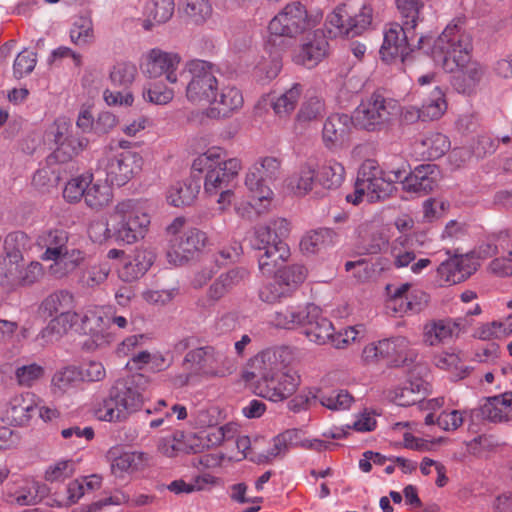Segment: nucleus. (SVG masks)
I'll list each match as a JSON object with an SVG mask.
<instances>
[{"label":"nucleus","instance_id":"nucleus-27","mask_svg":"<svg viewBox=\"0 0 512 512\" xmlns=\"http://www.w3.org/2000/svg\"><path fill=\"white\" fill-rule=\"evenodd\" d=\"M319 312V307L309 303L306 305L288 306L273 315V324L282 329H295L296 327L307 324L309 318H315Z\"/></svg>","mask_w":512,"mask_h":512},{"label":"nucleus","instance_id":"nucleus-20","mask_svg":"<svg viewBox=\"0 0 512 512\" xmlns=\"http://www.w3.org/2000/svg\"><path fill=\"white\" fill-rule=\"evenodd\" d=\"M109 307L91 305L87 306L78 319L81 330L93 338L97 346L110 343L113 340V332L109 330Z\"/></svg>","mask_w":512,"mask_h":512},{"label":"nucleus","instance_id":"nucleus-6","mask_svg":"<svg viewBox=\"0 0 512 512\" xmlns=\"http://www.w3.org/2000/svg\"><path fill=\"white\" fill-rule=\"evenodd\" d=\"M142 402L143 395L133 378L118 379L108 397L95 406L94 415L100 421L123 422Z\"/></svg>","mask_w":512,"mask_h":512},{"label":"nucleus","instance_id":"nucleus-8","mask_svg":"<svg viewBox=\"0 0 512 512\" xmlns=\"http://www.w3.org/2000/svg\"><path fill=\"white\" fill-rule=\"evenodd\" d=\"M416 20H404L403 25L392 24L384 33L380 54L385 60L400 58L404 62L410 52L417 47L431 54L433 42L429 36H421L415 43Z\"/></svg>","mask_w":512,"mask_h":512},{"label":"nucleus","instance_id":"nucleus-53","mask_svg":"<svg viewBox=\"0 0 512 512\" xmlns=\"http://www.w3.org/2000/svg\"><path fill=\"white\" fill-rule=\"evenodd\" d=\"M112 199V189L108 182L91 183L85 193V203L93 210H100L107 206Z\"/></svg>","mask_w":512,"mask_h":512},{"label":"nucleus","instance_id":"nucleus-1","mask_svg":"<svg viewBox=\"0 0 512 512\" xmlns=\"http://www.w3.org/2000/svg\"><path fill=\"white\" fill-rule=\"evenodd\" d=\"M440 170L435 164H422L407 174L406 164L396 168H381L373 159L365 160L357 174L353 193L346 200L353 205L360 204L364 198L370 203L384 200L394 191V183L403 182L409 192L426 194L431 192L439 182Z\"/></svg>","mask_w":512,"mask_h":512},{"label":"nucleus","instance_id":"nucleus-21","mask_svg":"<svg viewBox=\"0 0 512 512\" xmlns=\"http://www.w3.org/2000/svg\"><path fill=\"white\" fill-rule=\"evenodd\" d=\"M37 414V398L30 392L11 397L0 407L1 420L12 426H26Z\"/></svg>","mask_w":512,"mask_h":512},{"label":"nucleus","instance_id":"nucleus-63","mask_svg":"<svg viewBox=\"0 0 512 512\" xmlns=\"http://www.w3.org/2000/svg\"><path fill=\"white\" fill-rule=\"evenodd\" d=\"M136 67L130 63H118L110 72V80L115 86L127 87L134 81Z\"/></svg>","mask_w":512,"mask_h":512},{"label":"nucleus","instance_id":"nucleus-52","mask_svg":"<svg viewBox=\"0 0 512 512\" xmlns=\"http://www.w3.org/2000/svg\"><path fill=\"white\" fill-rule=\"evenodd\" d=\"M302 85L294 83L291 88L282 93L272 102L274 112L284 117L289 115L296 108L302 94Z\"/></svg>","mask_w":512,"mask_h":512},{"label":"nucleus","instance_id":"nucleus-45","mask_svg":"<svg viewBox=\"0 0 512 512\" xmlns=\"http://www.w3.org/2000/svg\"><path fill=\"white\" fill-rule=\"evenodd\" d=\"M337 241V233L330 228H320L308 233L300 242L305 253L314 254L333 246Z\"/></svg>","mask_w":512,"mask_h":512},{"label":"nucleus","instance_id":"nucleus-64","mask_svg":"<svg viewBox=\"0 0 512 512\" xmlns=\"http://www.w3.org/2000/svg\"><path fill=\"white\" fill-rule=\"evenodd\" d=\"M324 112V102L321 98L314 96L306 99L297 114L301 122H310L322 116Z\"/></svg>","mask_w":512,"mask_h":512},{"label":"nucleus","instance_id":"nucleus-4","mask_svg":"<svg viewBox=\"0 0 512 512\" xmlns=\"http://www.w3.org/2000/svg\"><path fill=\"white\" fill-rule=\"evenodd\" d=\"M289 232V223L282 218L254 228L250 243L254 249L264 251L258 257L259 270L263 275L271 276L279 262L289 258L290 249L284 242Z\"/></svg>","mask_w":512,"mask_h":512},{"label":"nucleus","instance_id":"nucleus-28","mask_svg":"<svg viewBox=\"0 0 512 512\" xmlns=\"http://www.w3.org/2000/svg\"><path fill=\"white\" fill-rule=\"evenodd\" d=\"M84 383L82 368L68 365L58 369L51 378L50 389L55 397L72 395L81 389Z\"/></svg>","mask_w":512,"mask_h":512},{"label":"nucleus","instance_id":"nucleus-47","mask_svg":"<svg viewBox=\"0 0 512 512\" xmlns=\"http://www.w3.org/2000/svg\"><path fill=\"white\" fill-rule=\"evenodd\" d=\"M216 482V478L211 474L205 473L191 478L189 481L177 479L167 485V489L176 494H191L193 492L210 489Z\"/></svg>","mask_w":512,"mask_h":512},{"label":"nucleus","instance_id":"nucleus-12","mask_svg":"<svg viewBox=\"0 0 512 512\" xmlns=\"http://www.w3.org/2000/svg\"><path fill=\"white\" fill-rule=\"evenodd\" d=\"M397 104L380 93H373L362 100L352 113L354 127L368 132L386 129L393 116L397 114Z\"/></svg>","mask_w":512,"mask_h":512},{"label":"nucleus","instance_id":"nucleus-22","mask_svg":"<svg viewBox=\"0 0 512 512\" xmlns=\"http://www.w3.org/2000/svg\"><path fill=\"white\" fill-rule=\"evenodd\" d=\"M215 94V99H212L211 106L206 110V115L210 119L229 118L244 104L242 91L235 85L220 83Z\"/></svg>","mask_w":512,"mask_h":512},{"label":"nucleus","instance_id":"nucleus-25","mask_svg":"<svg viewBox=\"0 0 512 512\" xmlns=\"http://www.w3.org/2000/svg\"><path fill=\"white\" fill-rule=\"evenodd\" d=\"M477 270V263L469 255H455L443 261L437 268L439 276L447 283L457 284L465 281Z\"/></svg>","mask_w":512,"mask_h":512},{"label":"nucleus","instance_id":"nucleus-29","mask_svg":"<svg viewBox=\"0 0 512 512\" xmlns=\"http://www.w3.org/2000/svg\"><path fill=\"white\" fill-rule=\"evenodd\" d=\"M354 127L351 115L344 113H335L330 115L324 122L322 130V139L326 148L334 149L340 146L351 127Z\"/></svg>","mask_w":512,"mask_h":512},{"label":"nucleus","instance_id":"nucleus-37","mask_svg":"<svg viewBox=\"0 0 512 512\" xmlns=\"http://www.w3.org/2000/svg\"><path fill=\"white\" fill-rule=\"evenodd\" d=\"M429 391V383L422 378L410 379L394 390L393 400L399 406L422 403Z\"/></svg>","mask_w":512,"mask_h":512},{"label":"nucleus","instance_id":"nucleus-48","mask_svg":"<svg viewBox=\"0 0 512 512\" xmlns=\"http://www.w3.org/2000/svg\"><path fill=\"white\" fill-rule=\"evenodd\" d=\"M317 182L315 167L311 163L302 164L288 180V187L298 196H304L312 191Z\"/></svg>","mask_w":512,"mask_h":512},{"label":"nucleus","instance_id":"nucleus-39","mask_svg":"<svg viewBox=\"0 0 512 512\" xmlns=\"http://www.w3.org/2000/svg\"><path fill=\"white\" fill-rule=\"evenodd\" d=\"M199 179L189 178L172 185L167 192V201L174 207L190 206L200 191Z\"/></svg>","mask_w":512,"mask_h":512},{"label":"nucleus","instance_id":"nucleus-18","mask_svg":"<svg viewBox=\"0 0 512 512\" xmlns=\"http://www.w3.org/2000/svg\"><path fill=\"white\" fill-rule=\"evenodd\" d=\"M478 254L482 258L499 256L490 263L491 271L501 276H512V241L507 231L490 236L479 246Z\"/></svg>","mask_w":512,"mask_h":512},{"label":"nucleus","instance_id":"nucleus-11","mask_svg":"<svg viewBox=\"0 0 512 512\" xmlns=\"http://www.w3.org/2000/svg\"><path fill=\"white\" fill-rule=\"evenodd\" d=\"M142 164L143 159L138 153L119 151L110 144L103 148L96 172L103 173L111 185L123 186L141 170Z\"/></svg>","mask_w":512,"mask_h":512},{"label":"nucleus","instance_id":"nucleus-46","mask_svg":"<svg viewBox=\"0 0 512 512\" xmlns=\"http://www.w3.org/2000/svg\"><path fill=\"white\" fill-rule=\"evenodd\" d=\"M23 256L19 250L7 252L6 256L0 259V285L7 287L19 286V269Z\"/></svg>","mask_w":512,"mask_h":512},{"label":"nucleus","instance_id":"nucleus-9","mask_svg":"<svg viewBox=\"0 0 512 512\" xmlns=\"http://www.w3.org/2000/svg\"><path fill=\"white\" fill-rule=\"evenodd\" d=\"M280 175V161L275 157H264L249 169L245 185L250 192L249 205L258 215L268 211L273 198V191L268 183Z\"/></svg>","mask_w":512,"mask_h":512},{"label":"nucleus","instance_id":"nucleus-23","mask_svg":"<svg viewBox=\"0 0 512 512\" xmlns=\"http://www.w3.org/2000/svg\"><path fill=\"white\" fill-rule=\"evenodd\" d=\"M328 47L329 43L323 31L316 30L306 38L299 50L295 52L293 60L296 64L313 68L326 57Z\"/></svg>","mask_w":512,"mask_h":512},{"label":"nucleus","instance_id":"nucleus-55","mask_svg":"<svg viewBox=\"0 0 512 512\" xmlns=\"http://www.w3.org/2000/svg\"><path fill=\"white\" fill-rule=\"evenodd\" d=\"M72 301L71 295L66 291H58L49 295L42 303V309L49 316L62 313H71L67 309Z\"/></svg>","mask_w":512,"mask_h":512},{"label":"nucleus","instance_id":"nucleus-40","mask_svg":"<svg viewBox=\"0 0 512 512\" xmlns=\"http://www.w3.org/2000/svg\"><path fill=\"white\" fill-rule=\"evenodd\" d=\"M411 285L408 283L402 284L397 287L389 300L388 306L396 313H419L427 305L429 296L427 294H420V302H413L408 296Z\"/></svg>","mask_w":512,"mask_h":512},{"label":"nucleus","instance_id":"nucleus-38","mask_svg":"<svg viewBox=\"0 0 512 512\" xmlns=\"http://www.w3.org/2000/svg\"><path fill=\"white\" fill-rule=\"evenodd\" d=\"M173 0H151L145 4V19L141 20V25L146 31L152 30L156 25L167 22L174 13Z\"/></svg>","mask_w":512,"mask_h":512},{"label":"nucleus","instance_id":"nucleus-34","mask_svg":"<svg viewBox=\"0 0 512 512\" xmlns=\"http://www.w3.org/2000/svg\"><path fill=\"white\" fill-rule=\"evenodd\" d=\"M154 259L153 252L146 249L136 250L119 270L120 278L125 282H132L142 277L151 267Z\"/></svg>","mask_w":512,"mask_h":512},{"label":"nucleus","instance_id":"nucleus-19","mask_svg":"<svg viewBox=\"0 0 512 512\" xmlns=\"http://www.w3.org/2000/svg\"><path fill=\"white\" fill-rule=\"evenodd\" d=\"M181 61V56L176 52L153 48L145 55L142 69L151 78L165 76L169 83L175 84L178 82L177 70Z\"/></svg>","mask_w":512,"mask_h":512},{"label":"nucleus","instance_id":"nucleus-30","mask_svg":"<svg viewBox=\"0 0 512 512\" xmlns=\"http://www.w3.org/2000/svg\"><path fill=\"white\" fill-rule=\"evenodd\" d=\"M380 349L382 358L388 359L394 366H407L417 357L410 341L404 336L380 340Z\"/></svg>","mask_w":512,"mask_h":512},{"label":"nucleus","instance_id":"nucleus-60","mask_svg":"<svg viewBox=\"0 0 512 512\" xmlns=\"http://www.w3.org/2000/svg\"><path fill=\"white\" fill-rule=\"evenodd\" d=\"M92 182V175H82L71 179L63 190V197L69 202H77L85 197L88 185Z\"/></svg>","mask_w":512,"mask_h":512},{"label":"nucleus","instance_id":"nucleus-41","mask_svg":"<svg viewBox=\"0 0 512 512\" xmlns=\"http://www.w3.org/2000/svg\"><path fill=\"white\" fill-rule=\"evenodd\" d=\"M460 330V323L451 319L433 320L424 326V341L435 346L452 338Z\"/></svg>","mask_w":512,"mask_h":512},{"label":"nucleus","instance_id":"nucleus-5","mask_svg":"<svg viewBox=\"0 0 512 512\" xmlns=\"http://www.w3.org/2000/svg\"><path fill=\"white\" fill-rule=\"evenodd\" d=\"M193 346L194 338H185L179 341L175 348L178 352L191 348L184 357V363L194 366L197 374L207 378H223L235 372V361L227 355L228 346Z\"/></svg>","mask_w":512,"mask_h":512},{"label":"nucleus","instance_id":"nucleus-43","mask_svg":"<svg viewBox=\"0 0 512 512\" xmlns=\"http://www.w3.org/2000/svg\"><path fill=\"white\" fill-rule=\"evenodd\" d=\"M305 334L311 342L318 345L330 343L334 339V327L329 319L321 315V309L315 318H309L305 326Z\"/></svg>","mask_w":512,"mask_h":512},{"label":"nucleus","instance_id":"nucleus-56","mask_svg":"<svg viewBox=\"0 0 512 512\" xmlns=\"http://www.w3.org/2000/svg\"><path fill=\"white\" fill-rule=\"evenodd\" d=\"M45 373L43 366L37 363H29L19 366L15 370V379L20 386L32 387Z\"/></svg>","mask_w":512,"mask_h":512},{"label":"nucleus","instance_id":"nucleus-35","mask_svg":"<svg viewBox=\"0 0 512 512\" xmlns=\"http://www.w3.org/2000/svg\"><path fill=\"white\" fill-rule=\"evenodd\" d=\"M483 418L492 422H503L512 419V392L490 397L480 407Z\"/></svg>","mask_w":512,"mask_h":512},{"label":"nucleus","instance_id":"nucleus-50","mask_svg":"<svg viewBox=\"0 0 512 512\" xmlns=\"http://www.w3.org/2000/svg\"><path fill=\"white\" fill-rule=\"evenodd\" d=\"M316 174L319 185L325 189H336L344 181L345 168L336 160H328L320 167Z\"/></svg>","mask_w":512,"mask_h":512},{"label":"nucleus","instance_id":"nucleus-51","mask_svg":"<svg viewBox=\"0 0 512 512\" xmlns=\"http://www.w3.org/2000/svg\"><path fill=\"white\" fill-rule=\"evenodd\" d=\"M84 259V253L79 249H68L65 247L61 257L55 259L54 264L50 266L53 275L60 278L73 271Z\"/></svg>","mask_w":512,"mask_h":512},{"label":"nucleus","instance_id":"nucleus-32","mask_svg":"<svg viewBox=\"0 0 512 512\" xmlns=\"http://www.w3.org/2000/svg\"><path fill=\"white\" fill-rule=\"evenodd\" d=\"M69 239L68 232L62 228H50L43 230L36 239L37 245L45 249L43 260L55 261L64 253Z\"/></svg>","mask_w":512,"mask_h":512},{"label":"nucleus","instance_id":"nucleus-33","mask_svg":"<svg viewBox=\"0 0 512 512\" xmlns=\"http://www.w3.org/2000/svg\"><path fill=\"white\" fill-rule=\"evenodd\" d=\"M195 436L185 435L183 431H175L158 440L157 450L166 457H176L180 453H197L199 449L192 444Z\"/></svg>","mask_w":512,"mask_h":512},{"label":"nucleus","instance_id":"nucleus-58","mask_svg":"<svg viewBox=\"0 0 512 512\" xmlns=\"http://www.w3.org/2000/svg\"><path fill=\"white\" fill-rule=\"evenodd\" d=\"M184 13L196 24L204 23L212 14V7L207 0H185Z\"/></svg>","mask_w":512,"mask_h":512},{"label":"nucleus","instance_id":"nucleus-54","mask_svg":"<svg viewBox=\"0 0 512 512\" xmlns=\"http://www.w3.org/2000/svg\"><path fill=\"white\" fill-rule=\"evenodd\" d=\"M70 39L78 46L92 43L94 40L92 20L87 17L77 18L70 29Z\"/></svg>","mask_w":512,"mask_h":512},{"label":"nucleus","instance_id":"nucleus-42","mask_svg":"<svg viewBox=\"0 0 512 512\" xmlns=\"http://www.w3.org/2000/svg\"><path fill=\"white\" fill-rule=\"evenodd\" d=\"M450 146L448 137L439 132H429L416 142L419 153L430 160L442 157L449 151Z\"/></svg>","mask_w":512,"mask_h":512},{"label":"nucleus","instance_id":"nucleus-7","mask_svg":"<svg viewBox=\"0 0 512 512\" xmlns=\"http://www.w3.org/2000/svg\"><path fill=\"white\" fill-rule=\"evenodd\" d=\"M169 241L167 259L174 265H182L200 252L207 243L205 232L187 226L185 217H176L167 227Z\"/></svg>","mask_w":512,"mask_h":512},{"label":"nucleus","instance_id":"nucleus-24","mask_svg":"<svg viewBox=\"0 0 512 512\" xmlns=\"http://www.w3.org/2000/svg\"><path fill=\"white\" fill-rule=\"evenodd\" d=\"M111 471L115 476L122 477L125 473L143 470L150 464L151 456L142 451L119 452L118 448H111L107 453Z\"/></svg>","mask_w":512,"mask_h":512},{"label":"nucleus","instance_id":"nucleus-16","mask_svg":"<svg viewBox=\"0 0 512 512\" xmlns=\"http://www.w3.org/2000/svg\"><path fill=\"white\" fill-rule=\"evenodd\" d=\"M424 246V235L420 233L403 234L393 240L390 254L396 268H405L411 265V271L420 274L431 261L428 258H419Z\"/></svg>","mask_w":512,"mask_h":512},{"label":"nucleus","instance_id":"nucleus-13","mask_svg":"<svg viewBox=\"0 0 512 512\" xmlns=\"http://www.w3.org/2000/svg\"><path fill=\"white\" fill-rule=\"evenodd\" d=\"M191 79L186 85V97L192 103H210L215 99L220 82L215 67L204 60H192L187 64Z\"/></svg>","mask_w":512,"mask_h":512},{"label":"nucleus","instance_id":"nucleus-3","mask_svg":"<svg viewBox=\"0 0 512 512\" xmlns=\"http://www.w3.org/2000/svg\"><path fill=\"white\" fill-rule=\"evenodd\" d=\"M194 171H206L204 189L209 195L219 193L218 203L225 205L230 202L232 191L229 186L237 178L241 162L237 158L226 159V153L219 147L208 149L193 162Z\"/></svg>","mask_w":512,"mask_h":512},{"label":"nucleus","instance_id":"nucleus-57","mask_svg":"<svg viewBox=\"0 0 512 512\" xmlns=\"http://www.w3.org/2000/svg\"><path fill=\"white\" fill-rule=\"evenodd\" d=\"M319 402L330 410L340 411L350 407L353 397L346 390H334L328 394H321Z\"/></svg>","mask_w":512,"mask_h":512},{"label":"nucleus","instance_id":"nucleus-61","mask_svg":"<svg viewBox=\"0 0 512 512\" xmlns=\"http://www.w3.org/2000/svg\"><path fill=\"white\" fill-rule=\"evenodd\" d=\"M174 97V91L162 83H151L143 89V98L156 105L168 104Z\"/></svg>","mask_w":512,"mask_h":512},{"label":"nucleus","instance_id":"nucleus-14","mask_svg":"<svg viewBox=\"0 0 512 512\" xmlns=\"http://www.w3.org/2000/svg\"><path fill=\"white\" fill-rule=\"evenodd\" d=\"M317 17L308 14L306 7L298 2L287 4L269 23V31L276 36L294 38L314 27Z\"/></svg>","mask_w":512,"mask_h":512},{"label":"nucleus","instance_id":"nucleus-10","mask_svg":"<svg viewBox=\"0 0 512 512\" xmlns=\"http://www.w3.org/2000/svg\"><path fill=\"white\" fill-rule=\"evenodd\" d=\"M113 236L116 241L133 244L144 238L150 225V216L141 204L132 199L124 200L115 207Z\"/></svg>","mask_w":512,"mask_h":512},{"label":"nucleus","instance_id":"nucleus-59","mask_svg":"<svg viewBox=\"0 0 512 512\" xmlns=\"http://www.w3.org/2000/svg\"><path fill=\"white\" fill-rule=\"evenodd\" d=\"M46 492V486L38 482H33L28 488H23L10 496L9 502L20 506L35 505L40 500L39 494Z\"/></svg>","mask_w":512,"mask_h":512},{"label":"nucleus","instance_id":"nucleus-15","mask_svg":"<svg viewBox=\"0 0 512 512\" xmlns=\"http://www.w3.org/2000/svg\"><path fill=\"white\" fill-rule=\"evenodd\" d=\"M372 22V8L363 5L358 14L351 16L346 6L336 7L327 15L325 28L330 37H355L368 29Z\"/></svg>","mask_w":512,"mask_h":512},{"label":"nucleus","instance_id":"nucleus-44","mask_svg":"<svg viewBox=\"0 0 512 512\" xmlns=\"http://www.w3.org/2000/svg\"><path fill=\"white\" fill-rule=\"evenodd\" d=\"M56 142L58 147L54 150L52 156L60 163H66L78 156L88 146L86 137L68 136L61 141V133L57 132Z\"/></svg>","mask_w":512,"mask_h":512},{"label":"nucleus","instance_id":"nucleus-49","mask_svg":"<svg viewBox=\"0 0 512 512\" xmlns=\"http://www.w3.org/2000/svg\"><path fill=\"white\" fill-rule=\"evenodd\" d=\"M285 261H280L279 265L275 267L274 275L278 281L279 286H285L290 292L296 289L306 278L307 271L302 265H290L282 267Z\"/></svg>","mask_w":512,"mask_h":512},{"label":"nucleus","instance_id":"nucleus-17","mask_svg":"<svg viewBox=\"0 0 512 512\" xmlns=\"http://www.w3.org/2000/svg\"><path fill=\"white\" fill-rule=\"evenodd\" d=\"M292 358L293 353L289 347L268 348L250 360L251 372L248 374L251 378L259 377L265 383L285 370Z\"/></svg>","mask_w":512,"mask_h":512},{"label":"nucleus","instance_id":"nucleus-2","mask_svg":"<svg viewBox=\"0 0 512 512\" xmlns=\"http://www.w3.org/2000/svg\"><path fill=\"white\" fill-rule=\"evenodd\" d=\"M471 50L470 35L458 25H448L431 49V57L437 65L449 73L458 71L452 78V85L459 93H471L484 75V68L470 61Z\"/></svg>","mask_w":512,"mask_h":512},{"label":"nucleus","instance_id":"nucleus-26","mask_svg":"<svg viewBox=\"0 0 512 512\" xmlns=\"http://www.w3.org/2000/svg\"><path fill=\"white\" fill-rule=\"evenodd\" d=\"M300 384V376L297 371L286 367L285 370L278 373L277 376L265 382L264 397L271 401H282L293 395Z\"/></svg>","mask_w":512,"mask_h":512},{"label":"nucleus","instance_id":"nucleus-31","mask_svg":"<svg viewBox=\"0 0 512 512\" xmlns=\"http://www.w3.org/2000/svg\"><path fill=\"white\" fill-rule=\"evenodd\" d=\"M447 109V103L443 90L435 86L431 94L425 99L420 108L411 107L407 109L406 120L413 121L420 119L422 121L435 120L440 118Z\"/></svg>","mask_w":512,"mask_h":512},{"label":"nucleus","instance_id":"nucleus-62","mask_svg":"<svg viewBox=\"0 0 512 512\" xmlns=\"http://www.w3.org/2000/svg\"><path fill=\"white\" fill-rule=\"evenodd\" d=\"M111 271L109 262H102L91 265L83 275V282L88 287H96L104 283Z\"/></svg>","mask_w":512,"mask_h":512},{"label":"nucleus","instance_id":"nucleus-36","mask_svg":"<svg viewBox=\"0 0 512 512\" xmlns=\"http://www.w3.org/2000/svg\"><path fill=\"white\" fill-rule=\"evenodd\" d=\"M78 321L77 313H60L54 316L49 323L37 335V340L40 341L41 346L58 341L73 323Z\"/></svg>","mask_w":512,"mask_h":512}]
</instances>
